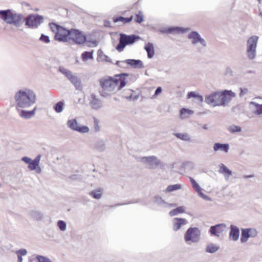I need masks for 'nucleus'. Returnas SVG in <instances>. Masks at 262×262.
<instances>
[{
  "label": "nucleus",
  "mask_w": 262,
  "mask_h": 262,
  "mask_svg": "<svg viewBox=\"0 0 262 262\" xmlns=\"http://www.w3.org/2000/svg\"><path fill=\"white\" fill-rule=\"evenodd\" d=\"M97 60L98 61H106L112 62L111 58L106 55L102 51H99L98 52Z\"/></svg>",
  "instance_id": "nucleus-28"
},
{
  "label": "nucleus",
  "mask_w": 262,
  "mask_h": 262,
  "mask_svg": "<svg viewBox=\"0 0 262 262\" xmlns=\"http://www.w3.org/2000/svg\"><path fill=\"white\" fill-rule=\"evenodd\" d=\"M188 38L190 40L191 44L199 50L204 49L207 46L205 40L196 31H191L189 33Z\"/></svg>",
  "instance_id": "nucleus-10"
},
{
  "label": "nucleus",
  "mask_w": 262,
  "mask_h": 262,
  "mask_svg": "<svg viewBox=\"0 0 262 262\" xmlns=\"http://www.w3.org/2000/svg\"><path fill=\"white\" fill-rule=\"evenodd\" d=\"M189 28H183L180 27H170L165 30H161L162 32H166L168 33H184L190 31Z\"/></svg>",
  "instance_id": "nucleus-19"
},
{
  "label": "nucleus",
  "mask_w": 262,
  "mask_h": 262,
  "mask_svg": "<svg viewBox=\"0 0 262 262\" xmlns=\"http://www.w3.org/2000/svg\"><path fill=\"white\" fill-rule=\"evenodd\" d=\"M57 226L61 231H65L67 229L66 223L62 220H59L57 222Z\"/></svg>",
  "instance_id": "nucleus-42"
},
{
  "label": "nucleus",
  "mask_w": 262,
  "mask_h": 262,
  "mask_svg": "<svg viewBox=\"0 0 262 262\" xmlns=\"http://www.w3.org/2000/svg\"><path fill=\"white\" fill-rule=\"evenodd\" d=\"M106 145V141L104 139H98L96 143L97 147H102Z\"/></svg>",
  "instance_id": "nucleus-45"
},
{
  "label": "nucleus",
  "mask_w": 262,
  "mask_h": 262,
  "mask_svg": "<svg viewBox=\"0 0 262 262\" xmlns=\"http://www.w3.org/2000/svg\"><path fill=\"white\" fill-rule=\"evenodd\" d=\"M258 37L253 35L249 37L246 43V53L247 57L250 60H253L256 56V48Z\"/></svg>",
  "instance_id": "nucleus-7"
},
{
  "label": "nucleus",
  "mask_w": 262,
  "mask_h": 262,
  "mask_svg": "<svg viewBox=\"0 0 262 262\" xmlns=\"http://www.w3.org/2000/svg\"><path fill=\"white\" fill-rule=\"evenodd\" d=\"M162 89L161 87H158L155 92L154 96H157L162 92Z\"/></svg>",
  "instance_id": "nucleus-54"
},
{
  "label": "nucleus",
  "mask_w": 262,
  "mask_h": 262,
  "mask_svg": "<svg viewBox=\"0 0 262 262\" xmlns=\"http://www.w3.org/2000/svg\"><path fill=\"white\" fill-rule=\"evenodd\" d=\"M69 39L73 40L75 43L81 44L85 42V36L78 30L71 29Z\"/></svg>",
  "instance_id": "nucleus-15"
},
{
  "label": "nucleus",
  "mask_w": 262,
  "mask_h": 262,
  "mask_svg": "<svg viewBox=\"0 0 262 262\" xmlns=\"http://www.w3.org/2000/svg\"><path fill=\"white\" fill-rule=\"evenodd\" d=\"M253 177V176L251 174V175L246 176H245V178H252V177Z\"/></svg>",
  "instance_id": "nucleus-62"
},
{
  "label": "nucleus",
  "mask_w": 262,
  "mask_h": 262,
  "mask_svg": "<svg viewBox=\"0 0 262 262\" xmlns=\"http://www.w3.org/2000/svg\"><path fill=\"white\" fill-rule=\"evenodd\" d=\"M229 148H214V151H217L218 150H222L224 151L226 153H227L228 152Z\"/></svg>",
  "instance_id": "nucleus-58"
},
{
  "label": "nucleus",
  "mask_w": 262,
  "mask_h": 262,
  "mask_svg": "<svg viewBox=\"0 0 262 262\" xmlns=\"http://www.w3.org/2000/svg\"><path fill=\"white\" fill-rule=\"evenodd\" d=\"M21 160L24 161L25 163L27 164H30V163L31 162V159L28 157H24L22 158Z\"/></svg>",
  "instance_id": "nucleus-53"
},
{
  "label": "nucleus",
  "mask_w": 262,
  "mask_h": 262,
  "mask_svg": "<svg viewBox=\"0 0 262 262\" xmlns=\"http://www.w3.org/2000/svg\"><path fill=\"white\" fill-rule=\"evenodd\" d=\"M250 237L249 232L247 229H242V235L241 237V242L245 243L248 241V238Z\"/></svg>",
  "instance_id": "nucleus-30"
},
{
  "label": "nucleus",
  "mask_w": 262,
  "mask_h": 262,
  "mask_svg": "<svg viewBox=\"0 0 262 262\" xmlns=\"http://www.w3.org/2000/svg\"><path fill=\"white\" fill-rule=\"evenodd\" d=\"M51 30L55 34V39L61 41H67L69 39L71 30H68L55 23L49 24Z\"/></svg>",
  "instance_id": "nucleus-5"
},
{
  "label": "nucleus",
  "mask_w": 262,
  "mask_h": 262,
  "mask_svg": "<svg viewBox=\"0 0 262 262\" xmlns=\"http://www.w3.org/2000/svg\"><path fill=\"white\" fill-rule=\"evenodd\" d=\"M213 147H229V145L227 144H221L217 143L214 144Z\"/></svg>",
  "instance_id": "nucleus-52"
},
{
  "label": "nucleus",
  "mask_w": 262,
  "mask_h": 262,
  "mask_svg": "<svg viewBox=\"0 0 262 262\" xmlns=\"http://www.w3.org/2000/svg\"><path fill=\"white\" fill-rule=\"evenodd\" d=\"M203 128L204 129H208V125L207 124H204L203 126Z\"/></svg>",
  "instance_id": "nucleus-61"
},
{
  "label": "nucleus",
  "mask_w": 262,
  "mask_h": 262,
  "mask_svg": "<svg viewBox=\"0 0 262 262\" xmlns=\"http://www.w3.org/2000/svg\"><path fill=\"white\" fill-rule=\"evenodd\" d=\"M103 190L102 188H98L92 191L90 194L94 199H100L102 195Z\"/></svg>",
  "instance_id": "nucleus-29"
},
{
  "label": "nucleus",
  "mask_w": 262,
  "mask_h": 262,
  "mask_svg": "<svg viewBox=\"0 0 262 262\" xmlns=\"http://www.w3.org/2000/svg\"><path fill=\"white\" fill-rule=\"evenodd\" d=\"M201 231L198 228L190 227L184 234L185 242L190 245L191 243H197L200 241Z\"/></svg>",
  "instance_id": "nucleus-9"
},
{
  "label": "nucleus",
  "mask_w": 262,
  "mask_h": 262,
  "mask_svg": "<svg viewBox=\"0 0 262 262\" xmlns=\"http://www.w3.org/2000/svg\"><path fill=\"white\" fill-rule=\"evenodd\" d=\"M250 237H255L257 235V232L256 229L253 228H247Z\"/></svg>",
  "instance_id": "nucleus-47"
},
{
  "label": "nucleus",
  "mask_w": 262,
  "mask_h": 262,
  "mask_svg": "<svg viewBox=\"0 0 262 262\" xmlns=\"http://www.w3.org/2000/svg\"><path fill=\"white\" fill-rule=\"evenodd\" d=\"M174 135L178 138L183 141H189L190 139V135L186 133H174Z\"/></svg>",
  "instance_id": "nucleus-32"
},
{
  "label": "nucleus",
  "mask_w": 262,
  "mask_h": 262,
  "mask_svg": "<svg viewBox=\"0 0 262 262\" xmlns=\"http://www.w3.org/2000/svg\"><path fill=\"white\" fill-rule=\"evenodd\" d=\"M40 158L41 155H38L33 160H31V162L28 165V168L30 169L31 170H35L37 168V167L39 166Z\"/></svg>",
  "instance_id": "nucleus-24"
},
{
  "label": "nucleus",
  "mask_w": 262,
  "mask_h": 262,
  "mask_svg": "<svg viewBox=\"0 0 262 262\" xmlns=\"http://www.w3.org/2000/svg\"><path fill=\"white\" fill-rule=\"evenodd\" d=\"M81 99L80 98H79V99H78V103H82V102H81Z\"/></svg>",
  "instance_id": "nucleus-63"
},
{
  "label": "nucleus",
  "mask_w": 262,
  "mask_h": 262,
  "mask_svg": "<svg viewBox=\"0 0 262 262\" xmlns=\"http://www.w3.org/2000/svg\"><path fill=\"white\" fill-rule=\"evenodd\" d=\"M126 61L128 66L135 69H141L144 67L143 62L140 60L128 59H126Z\"/></svg>",
  "instance_id": "nucleus-22"
},
{
  "label": "nucleus",
  "mask_w": 262,
  "mask_h": 262,
  "mask_svg": "<svg viewBox=\"0 0 262 262\" xmlns=\"http://www.w3.org/2000/svg\"><path fill=\"white\" fill-rule=\"evenodd\" d=\"M90 104L91 107L94 110H99L102 106L101 100L94 94H91L89 98Z\"/></svg>",
  "instance_id": "nucleus-16"
},
{
  "label": "nucleus",
  "mask_w": 262,
  "mask_h": 262,
  "mask_svg": "<svg viewBox=\"0 0 262 262\" xmlns=\"http://www.w3.org/2000/svg\"><path fill=\"white\" fill-rule=\"evenodd\" d=\"M36 110V107H35L33 110L31 111H27L19 109L18 111L19 115L21 118L25 119H30L34 116Z\"/></svg>",
  "instance_id": "nucleus-21"
},
{
  "label": "nucleus",
  "mask_w": 262,
  "mask_h": 262,
  "mask_svg": "<svg viewBox=\"0 0 262 262\" xmlns=\"http://www.w3.org/2000/svg\"><path fill=\"white\" fill-rule=\"evenodd\" d=\"M144 49L147 53L148 57L149 58H151L155 54L153 44L152 43L148 42L145 45Z\"/></svg>",
  "instance_id": "nucleus-26"
},
{
  "label": "nucleus",
  "mask_w": 262,
  "mask_h": 262,
  "mask_svg": "<svg viewBox=\"0 0 262 262\" xmlns=\"http://www.w3.org/2000/svg\"><path fill=\"white\" fill-rule=\"evenodd\" d=\"M219 167V172L222 174L224 176L225 180L228 181L232 174V171L222 163L220 164Z\"/></svg>",
  "instance_id": "nucleus-18"
},
{
  "label": "nucleus",
  "mask_w": 262,
  "mask_h": 262,
  "mask_svg": "<svg viewBox=\"0 0 262 262\" xmlns=\"http://www.w3.org/2000/svg\"><path fill=\"white\" fill-rule=\"evenodd\" d=\"M219 249V247L213 244L208 245L206 248V252L210 253H213Z\"/></svg>",
  "instance_id": "nucleus-39"
},
{
  "label": "nucleus",
  "mask_w": 262,
  "mask_h": 262,
  "mask_svg": "<svg viewBox=\"0 0 262 262\" xmlns=\"http://www.w3.org/2000/svg\"><path fill=\"white\" fill-rule=\"evenodd\" d=\"M40 39L45 43H49L50 42L49 37L43 34L41 35Z\"/></svg>",
  "instance_id": "nucleus-50"
},
{
  "label": "nucleus",
  "mask_w": 262,
  "mask_h": 262,
  "mask_svg": "<svg viewBox=\"0 0 262 262\" xmlns=\"http://www.w3.org/2000/svg\"><path fill=\"white\" fill-rule=\"evenodd\" d=\"M258 3H261V0H258Z\"/></svg>",
  "instance_id": "nucleus-64"
},
{
  "label": "nucleus",
  "mask_w": 262,
  "mask_h": 262,
  "mask_svg": "<svg viewBox=\"0 0 262 262\" xmlns=\"http://www.w3.org/2000/svg\"><path fill=\"white\" fill-rule=\"evenodd\" d=\"M188 98H199V102H201L203 101V98L202 96L200 95L199 94L196 93L194 92H189L187 94Z\"/></svg>",
  "instance_id": "nucleus-41"
},
{
  "label": "nucleus",
  "mask_w": 262,
  "mask_h": 262,
  "mask_svg": "<svg viewBox=\"0 0 262 262\" xmlns=\"http://www.w3.org/2000/svg\"><path fill=\"white\" fill-rule=\"evenodd\" d=\"M128 76V74L116 75L114 77L105 76L100 79V85L102 88L101 95L106 97L116 93L118 90L124 87L126 81L123 76Z\"/></svg>",
  "instance_id": "nucleus-1"
},
{
  "label": "nucleus",
  "mask_w": 262,
  "mask_h": 262,
  "mask_svg": "<svg viewBox=\"0 0 262 262\" xmlns=\"http://www.w3.org/2000/svg\"><path fill=\"white\" fill-rule=\"evenodd\" d=\"M176 206V205L175 204H168L166 203L165 207H171Z\"/></svg>",
  "instance_id": "nucleus-59"
},
{
  "label": "nucleus",
  "mask_w": 262,
  "mask_h": 262,
  "mask_svg": "<svg viewBox=\"0 0 262 262\" xmlns=\"http://www.w3.org/2000/svg\"><path fill=\"white\" fill-rule=\"evenodd\" d=\"M35 170H36V172L37 173H40L41 171L40 167H39L38 166V167H37V168Z\"/></svg>",
  "instance_id": "nucleus-60"
},
{
  "label": "nucleus",
  "mask_w": 262,
  "mask_h": 262,
  "mask_svg": "<svg viewBox=\"0 0 262 262\" xmlns=\"http://www.w3.org/2000/svg\"><path fill=\"white\" fill-rule=\"evenodd\" d=\"M184 207L183 206H180L170 211L169 213V214L170 216H173L178 215L179 213L184 212Z\"/></svg>",
  "instance_id": "nucleus-33"
},
{
  "label": "nucleus",
  "mask_w": 262,
  "mask_h": 262,
  "mask_svg": "<svg viewBox=\"0 0 262 262\" xmlns=\"http://www.w3.org/2000/svg\"><path fill=\"white\" fill-rule=\"evenodd\" d=\"M137 160L149 170H155L161 164V160L154 156L139 157L137 158Z\"/></svg>",
  "instance_id": "nucleus-6"
},
{
  "label": "nucleus",
  "mask_w": 262,
  "mask_h": 262,
  "mask_svg": "<svg viewBox=\"0 0 262 262\" xmlns=\"http://www.w3.org/2000/svg\"><path fill=\"white\" fill-rule=\"evenodd\" d=\"M133 17L129 18L123 17L122 16L117 17L114 19L115 23L121 22L122 24H125L130 22L132 20Z\"/></svg>",
  "instance_id": "nucleus-37"
},
{
  "label": "nucleus",
  "mask_w": 262,
  "mask_h": 262,
  "mask_svg": "<svg viewBox=\"0 0 262 262\" xmlns=\"http://www.w3.org/2000/svg\"><path fill=\"white\" fill-rule=\"evenodd\" d=\"M16 107L18 111L21 108H28L36 101L35 93L29 89L21 90L15 95Z\"/></svg>",
  "instance_id": "nucleus-3"
},
{
  "label": "nucleus",
  "mask_w": 262,
  "mask_h": 262,
  "mask_svg": "<svg viewBox=\"0 0 262 262\" xmlns=\"http://www.w3.org/2000/svg\"><path fill=\"white\" fill-rule=\"evenodd\" d=\"M229 237L233 241H237L239 236V229L237 226L231 225Z\"/></svg>",
  "instance_id": "nucleus-20"
},
{
  "label": "nucleus",
  "mask_w": 262,
  "mask_h": 262,
  "mask_svg": "<svg viewBox=\"0 0 262 262\" xmlns=\"http://www.w3.org/2000/svg\"><path fill=\"white\" fill-rule=\"evenodd\" d=\"M64 105V101H59L54 106V110L57 113H60L63 111Z\"/></svg>",
  "instance_id": "nucleus-31"
},
{
  "label": "nucleus",
  "mask_w": 262,
  "mask_h": 262,
  "mask_svg": "<svg viewBox=\"0 0 262 262\" xmlns=\"http://www.w3.org/2000/svg\"><path fill=\"white\" fill-rule=\"evenodd\" d=\"M139 38V36L135 35H128L121 33L120 34L119 43L117 46L116 49L119 52H121L126 46L134 43Z\"/></svg>",
  "instance_id": "nucleus-8"
},
{
  "label": "nucleus",
  "mask_w": 262,
  "mask_h": 262,
  "mask_svg": "<svg viewBox=\"0 0 262 262\" xmlns=\"http://www.w3.org/2000/svg\"><path fill=\"white\" fill-rule=\"evenodd\" d=\"M127 99H131L134 100H136L139 98L138 95H136L135 96H133L132 95H129L128 97H126Z\"/></svg>",
  "instance_id": "nucleus-55"
},
{
  "label": "nucleus",
  "mask_w": 262,
  "mask_h": 262,
  "mask_svg": "<svg viewBox=\"0 0 262 262\" xmlns=\"http://www.w3.org/2000/svg\"><path fill=\"white\" fill-rule=\"evenodd\" d=\"M154 202L159 206H162L163 205H166V202H165L161 197L158 196L155 198Z\"/></svg>",
  "instance_id": "nucleus-44"
},
{
  "label": "nucleus",
  "mask_w": 262,
  "mask_h": 262,
  "mask_svg": "<svg viewBox=\"0 0 262 262\" xmlns=\"http://www.w3.org/2000/svg\"><path fill=\"white\" fill-rule=\"evenodd\" d=\"M116 64L119 67L122 68H125L128 66V63H127L126 60L123 61H117L116 63Z\"/></svg>",
  "instance_id": "nucleus-46"
},
{
  "label": "nucleus",
  "mask_w": 262,
  "mask_h": 262,
  "mask_svg": "<svg viewBox=\"0 0 262 262\" xmlns=\"http://www.w3.org/2000/svg\"><path fill=\"white\" fill-rule=\"evenodd\" d=\"M17 254L18 262H23V256H25L27 254V251L25 249H21L16 252Z\"/></svg>",
  "instance_id": "nucleus-35"
},
{
  "label": "nucleus",
  "mask_w": 262,
  "mask_h": 262,
  "mask_svg": "<svg viewBox=\"0 0 262 262\" xmlns=\"http://www.w3.org/2000/svg\"><path fill=\"white\" fill-rule=\"evenodd\" d=\"M26 25L29 27L36 28L43 21V17L37 14H31L25 18Z\"/></svg>",
  "instance_id": "nucleus-13"
},
{
  "label": "nucleus",
  "mask_w": 262,
  "mask_h": 262,
  "mask_svg": "<svg viewBox=\"0 0 262 262\" xmlns=\"http://www.w3.org/2000/svg\"><path fill=\"white\" fill-rule=\"evenodd\" d=\"M190 181L192 184L193 188L194 190L197 192L198 194H199L202 192V188L200 187L199 184L196 182V181L192 178H189Z\"/></svg>",
  "instance_id": "nucleus-38"
},
{
  "label": "nucleus",
  "mask_w": 262,
  "mask_h": 262,
  "mask_svg": "<svg viewBox=\"0 0 262 262\" xmlns=\"http://www.w3.org/2000/svg\"><path fill=\"white\" fill-rule=\"evenodd\" d=\"M0 19L6 24L15 28H19L23 25L25 17L21 13L11 10H0Z\"/></svg>",
  "instance_id": "nucleus-4"
},
{
  "label": "nucleus",
  "mask_w": 262,
  "mask_h": 262,
  "mask_svg": "<svg viewBox=\"0 0 262 262\" xmlns=\"http://www.w3.org/2000/svg\"><path fill=\"white\" fill-rule=\"evenodd\" d=\"M59 71L64 75L68 79L73 83L77 90H81L82 89L81 80L75 73H73L71 71L63 67H60Z\"/></svg>",
  "instance_id": "nucleus-11"
},
{
  "label": "nucleus",
  "mask_w": 262,
  "mask_h": 262,
  "mask_svg": "<svg viewBox=\"0 0 262 262\" xmlns=\"http://www.w3.org/2000/svg\"><path fill=\"white\" fill-rule=\"evenodd\" d=\"M227 226L225 224H219L210 227L209 233L215 236L220 237L226 230Z\"/></svg>",
  "instance_id": "nucleus-14"
},
{
  "label": "nucleus",
  "mask_w": 262,
  "mask_h": 262,
  "mask_svg": "<svg viewBox=\"0 0 262 262\" xmlns=\"http://www.w3.org/2000/svg\"><path fill=\"white\" fill-rule=\"evenodd\" d=\"M67 125L70 129L80 133H87L90 131L87 126L79 124L76 118H69Z\"/></svg>",
  "instance_id": "nucleus-12"
},
{
  "label": "nucleus",
  "mask_w": 262,
  "mask_h": 262,
  "mask_svg": "<svg viewBox=\"0 0 262 262\" xmlns=\"http://www.w3.org/2000/svg\"><path fill=\"white\" fill-rule=\"evenodd\" d=\"M194 111L186 108H183L180 110V118L185 119L193 115Z\"/></svg>",
  "instance_id": "nucleus-27"
},
{
  "label": "nucleus",
  "mask_w": 262,
  "mask_h": 262,
  "mask_svg": "<svg viewBox=\"0 0 262 262\" xmlns=\"http://www.w3.org/2000/svg\"><path fill=\"white\" fill-rule=\"evenodd\" d=\"M93 54L92 52H84L81 54V59L83 61H86L89 59H93Z\"/></svg>",
  "instance_id": "nucleus-40"
},
{
  "label": "nucleus",
  "mask_w": 262,
  "mask_h": 262,
  "mask_svg": "<svg viewBox=\"0 0 262 262\" xmlns=\"http://www.w3.org/2000/svg\"><path fill=\"white\" fill-rule=\"evenodd\" d=\"M232 70L229 68V67H227L226 69V74H229V75L230 76H232Z\"/></svg>",
  "instance_id": "nucleus-56"
},
{
  "label": "nucleus",
  "mask_w": 262,
  "mask_h": 262,
  "mask_svg": "<svg viewBox=\"0 0 262 262\" xmlns=\"http://www.w3.org/2000/svg\"><path fill=\"white\" fill-rule=\"evenodd\" d=\"M235 96V94L231 91H217L206 96L205 101L213 106H225Z\"/></svg>",
  "instance_id": "nucleus-2"
},
{
  "label": "nucleus",
  "mask_w": 262,
  "mask_h": 262,
  "mask_svg": "<svg viewBox=\"0 0 262 262\" xmlns=\"http://www.w3.org/2000/svg\"><path fill=\"white\" fill-rule=\"evenodd\" d=\"M134 20L138 23H141L143 21V14L142 12L139 11L138 14H136Z\"/></svg>",
  "instance_id": "nucleus-43"
},
{
  "label": "nucleus",
  "mask_w": 262,
  "mask_h": 262,
  "mask_svg": "<svg viewBox=\"0 0 262 262\" xmlns=\"http://www.w3.org/2000/svg\"><path fill=\"white\" fill-rule=\"evenodd\" d=\"M198 195L201 198H202V199H203L204 200H205L206 201H211V199H210V198H209V196H208L206 195H205V194H204L202 192H200L199 194H198Z\"/></svg>",
  "instance_id": "nucleus-51"
},
{
  "label": "nucleus",
  "mask_w": 262,
  "mask_h": 262,
  "mask_svg": "<svg viewBox=\"0 0 262 262\" xmlns=\"http://www.w3.org/2000/svg\"><path fill=\"white\" fill-rule=\"evenodd\" d=\"M251 107H252L254 114L260 115L262 114V104H259L255 102H250Z\"/></svg>",
  "instance_id": "nucleus-25"
},
{
  "label": "nucleus",
  "mask_w": 262,
  "mask_h": 262,
  "mask_svg": "<svg viewBox=\"0 0 262 262\" xmlns=\"http://www.w3.org/2000/svg\"><path fill=\"white\" fill-rule=\"evenodd\" d=\"M247 92H248V89L246 88L241 89L240 95L241 96L244 95L246 94L247 93Z\"/></svg>",
  "instance_id": "nucleus-57"
},
{
  "label": "nucleus",
  "mask_w": 262,
  "mask_h": 262,
  "mask_svg": "<svg viewBox=\"0 0 262 262\" xmlns=\"http://www.w3.org/2000/svg\"><path fill=\"white\" fill-rule=\"evenodd\" d=\"M188 222L186 220L182 218L174 217L172 219L173 229L177 231L181 229L182 227L186 225Z\"/></svg>",
  "instance_id": "nucleus-17"
},
{
  "label": "nucleus",
  "mask_w": 262,
  "mask_h": 262,
  "mask_svg": "<svg viewBox=\"0 0 262 262\" xmlns=\"http://www.w3.org/2000/svg\"><path fill=\"white\" fill-rule=\"evenodd\" d=\"M182 188V186L180 184H177L174 185H170L168 186L165 192H170L173 191L180 190Z\"/></svg>",
  "instance_id": "nucleus-34"
},
{
  "label": "nucleus",
  "mask_w": 262,
  "mask_h": 262,
  "mask_svg": "<svg viewBox=\"0 0 262 262\" xmlns=\"http://www.w3.org/2000/svg\"><path fill=\"white\" fill-rule=\"evenodd\" d=\"M227 130L231 133L235 134L236 133L241 132L242 128L239 126L232 124L228 126Z\"/></svg>",
  "instance_id": "nucleus-36"
},
{
  "label": "nucleus",
  "mask_w": 262,
  "mask_h": 262,
  "mask_svg": "<svg viewBox=\"0 0 262 262\" xmlns=\"http://www.w3.org/2000/svg\"><path fill=\"white\" fill-rule=\"evenodd\" d=\"M38 261L39 262H52L48 258L41 255L39 256Z\"/></svg>",
  "instance_id": "nucleus-49"
},
{
  "label": "nucleus",
  "mask_w": 262,
  "mask_h": 262,
  "mask_svg": "<svg viewBox=\"0 0 262 262\" xmlns=\"http://www.w3.org/2000/svg\"><path fill=\"white\" fill-rule=\"evenodd\" d=\"M39 256H40V255H32L29 257L28 261L29 262H39V261H38Z\"/></svg>",
  "instance_id": "nucleus-48"
},
{
  "label": "nucleus",
  "mask_w": 262,
  "mask_h": 262,
  "mask_svg": "<svg viewBox=\"0 0 262 262\" xmlns=\"http://www.w3.org/2000/svg\"><path fill=\"white\" fill-rule=\"evenodd\" d=\"M29 214L32 219L36 221H40L43 218V214L38 210H31Z\"/></svg>",
  "instance_id": "nucleus-23"
}]
</instances>
